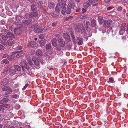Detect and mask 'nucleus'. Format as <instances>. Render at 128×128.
Instances as JSON below:
<instances>
[{"label":"nucleus","mask_w":128,"mask_h":128,"mask_svg":"<svg viewBox=\"0 0 128 128\" xmlns=\"http://www.w3.org/2000/svg\"><path fill=\"white\" fill-rule=\"evenodd\" d=\"M66 5V2L62 3L61 4L57 3L56 8V11L58 12L60 11V9H62L61 12L64 15L66 14V11L65 6Z\"/></svg>","instance_id":"f257e3e1"},{"label":"nucleus","mask_w":128,"mask_h":128,"mask_svg":"<svg viewBox=\"0 0 128 128\" xmlns=\"http://www.w3.org/2000/svg\"><path fill=\"white\" fill-rule=\"evenodd\" d=\"M85 22H83L82 23L79 24H78L77 30L78 32L82 34L86 28L84 27V25L85 24Z\"/></svg>","instance_id":"f03ea898"},{"label":"nucleus","mask_w":128,"mask_h":128,"mask_svg":"<svg viewBox=\"0 0 128 128\" xmlns=\"http://www.w3.org/2000/svg\"><path fill=\"white\" fill-rule=\"evenodd\" d=\"M5 93V94L8 95L10 94L12 92V90L11 88H10V86H4L3 88H2V90L3 91H6Z\"/></svg>","instance_id":"7ed1b4c3"},{"label":"nucleus","mask_w":128,"mask_h":128,"mask_svg":"<svg viewBox=\"0 0 128 128\" xmlns=\"http://www.w3.org/2000/svg\"><path fill=\"white\" fill-rule=\"evenodd\" d=\"M13 57L17 58H19L20 56L23 55L24 54L22 52V51L19 52H13Z\"/></svg>","instance_id":"20e7f679"},{"label":"nucleus","mask_w":128,"mask_h":128,"mask_svg":"<svg viewBox=\"0 0 128 128\" xmlns=\"http://www.w3.org/2000/svg\"><path fill=\"white\" fill-rule=\"evenodd\" d=\"M46 30H43L42 28H41L39 26H37L35 27L34 29V31L36 32H43Z\"/></svg>","instance_id":"39448f33"},{"label":"nucleus","mask_w":128,"mask_h":128,"mask_svg":"<svg viewBox=\"0 0 128 128\" xmlns=\"http://www.w3.org/2000/svg\"><path fill=\"white\" fill-rule=\"evenodd\" d=\"M75 4L74 2L70 0L68 2V4L67 6V7L68 8L70 9H74L75 7Z\"/></svg>","instance_id":"423d86ee"},{"label":"nucleus","mask_w":128,"mask_h":128,"mask_svg":"<svg viewBox=\"0 0 128 128\" xmlns=\"http://www.w3.org/2000/svg\"><path fill=\"white\" fill-rule=\"evenodd\" d=\"M16 19L17 21L20 23H23L24 22L25 19L23 17L17 16L16 17Z\"/></svg>","instance_id":"0eeeda50"},{"label":"nucleus","mask_w":128,"mask_h":128,"mask_svg":"<svg viewBox=\"0 0 128 128\" xmlns=\"http://www.w3.org/2000/svg\"><path fill=\"white\" fill-rule=\"evenodd\" d=\"M112 23V20L110 19L107 20H105L104 21V26L105 27H108Z\"/></svg>","instance_id":"6e6552de"},{"label":"nucleus","mask_w":128,"mask_h":128,"mask_svg":"<svg viewBox=\"0 0 128 128\" xmlns=\"http://www.w3.org/2000/svg\"><path fill=\"white\" fill-rule=\"evenodd\" d=\"M91 4V1L88 0V1L85 2L83 4L84 7L85 8H87L90 6Z\"/></svg>","instance_id":"1a4fd4ad"},{"label":"nucleus","mask_w":128,"mask_h":128,"mask_svg":"<svg viewBox=\"0 0 128 128\" xmlns=\"http://www.w3.org/2000/svg\"><path fill=\"white\" fill-rule=\"evenodd\" d=\"M58 45L62 47H64L65 44V43L63 39L62 38L60 40H58Z\"/></svg>","instance_id":"9d476101"},{"label":"nucleus","mask_w":128,"mask_h":128,"mask_svg":"<svg viewBox=\"0 0 128 128\" xmlns=\"http://www.w3.org/2000/svg\"><path fill=\"white\" fill-rule=\"evenodd\" d=\"M38 58L36 59L35 57H33L32 58V60L34 62L35 65L38 66V68H40V66L39 65V62L38 60Z\"/></svg>","instance_id":"9b49d317"},{"label":"nucleus","mask_w":128,"mask_h":128,"mask_svg":"<svg viewBox=\"0 0 128 128\" xmlns=\"http://www.w3.org/2000/svg\"><path fill=\"white\" fill-rule=\"evenodd\" d=\"M36 44L35 42L32 41L29 42L28 46L31 48H34L36 46Z\"/></svg>","instance_id":"f8f14e48"},{"label":"nucleus","mask_w":128,"mask_h":128,"mask_svg":"<svg viewBox=\"0 0 128 128\" xmlns=\"http://www.w3.org/2000/svg\"><path fill=\"white\" fill-rule=\"evenodd\" d=\"M9 80L5 78L2 80L1 82V84L3 86H5L9 82Z\"/></svg>","instance_id":"ddd939ff"},{"label":"nucleus","mask_w":128,"mask_h":128,"mask_svg":"<svg viewBox=\"0 0 128 128\" xmlns=\"http://www.w3.org/2000/svg\"><path fill=\"white\" fill-rule=\"evenodd\" d=\"M20 64L23 70H24V68H26V67L27 64L24 60H22Z\"/></svg>","instance_id":"4468645a"},{"label":"nucleus","mask_w":128,"mask_h":128,"mask_svg":"<svg viewBox=\"0 0 128 128\" xmlns=\"http://www.w3.org/2000/svg\"><path fill=\"white\" fill-rule=\"evenodd\" d=\"M77 40L78 45H80L82 44L83 43V40L80 37H77Z\"/></svg>","instance_id":"2eb2a0df"},{"label":"nucleus","mask_w":128,"mask_h":128,"mask_svg":"<svg viewBox=\"0 0 128 128\" xmlns=\"http://www.w3.org/2000/svg\"><path fill=\"white\" fill-rule=\"evenodd\" d=\"M30 14L31 16L32 17V19L34 18V17H37L38 15V12H32Z\"/></svg>","instance_id":"dca6fc26"},{"label":"nucleus","mask_w":128,"mask_h":128,"mask_svg":"<svg viewBox=\"0 0 128 128\" xmlns=\"http://www.w3.org/2000/svg\"><path fill=\"white\" fill-rule=\"evenodd\" d=\"M52 46L54 47L56 46L57 44V42L55 38H54L52 40Z\"/></svg>","instance_id":"f3484780"},{"label":"nucleus","mask_w":128,"mask_h":128,"mask_svg":"<svg viewBox=\"0 0 128 128\" xmlns=\"http://www.w3.org/2000/svg\"><path fill=\"white\" fill-rule=\"evenodd\" d=\"M16 73V71L14 69H10L9 70V74L10 75L13 76Z\"/></svg>","instance_id":"a211bd4d"},{"label":"nucleus","mask_w":128,"mask_h":128,"mask_svg":"<svg viewBox=\"0 0 128 128\" xmlns=\"http://www.w3.org/2000/svg\"><path fill=\"white\" fill-rule=\"evenodd\" d=\"M48 5V7L50 9H52L54 6V3L53 2H49Z\"/></svg>","instance_id":"6ab92c4d"},{"label":"nucleus","mask_w":128,"mask_h":128,"mask_svg":"<svg viewBox=\"0 0 128 128\" xmlns=\"http://www.w3.org/2000/svg\"><path fill=\"white\" fill-rule=\"evenodd\" d=\"M36 2H35L34 4L31 6V9L32 11H36Z\"/></svg>","instance_id":"aec40b11"},{"label":"nucleus","mask_w":128,"mask_h":128,"mask_svg":"<svg viewBox=\"0 0 128 128\" xmlns=\"http://www.w3.org/2000/svg\"><path fill=\"white\" fill-rule=\"evenodd\" d=\"M96 24V22L95 20L93 19L91 21V26H95Z\"/></svg>","instance_id":"412c9836"},{"label":"nucleus","mask_w":128,"mask_h":128,"mask_svg":"<svg viewBox=\"0 0 128 128\" xmlns=\"http://www.w3.org/2000/svg\"><path fill=\"white\" fill-rule=\"evenodd\" d=\"M36 55L38 56H41L42 54V52L41 50H38L36 51Z\"/></svg>","instance_id":"4be33fe9"},{"label":"nucleus","mask_w":128,"mask_h":128,"mask_svg":"<svg viewBox=\"0 0 128 128\" xmlns=\"http://www.w3.org/2000/svg\"><path fill=\"white\" fill-rule=\"evenodd\" d=\"M25 17L27 19L29 20H31L32 19V17L31 16L30 14H26L25 15Z\"/></svg>","instance_id":"5701e85b"},{"label":"nucleus","mask_w":128,"mask_h":128,"mask_svg":"<svg viewBox=\"0 0 128 128\" xmlns=\"http://www.w3.org/2000/svg\"><path fill=\"white\" fill-rule=\"evenodd\" d=\"M91 2L93 6H96L98 4V0H94Z\"/></svg>","instance_id":"b1692460"},{"label":"nucleus","mask_w":128,"mask_h":128,"mask_svg":"<svg viewBox=\"0 0 128 128\" xmlns=\"http://www.w3.org/2000/svg\"><path fill=\"white\" fill-rule=\"evenodd\" d=\"M6 34L10 38H14V34L10 32H8Z\"/></svg>","instance_id":"393cba45"},{"label":"nucleus","mask_w":128,"mask_h":128,"mask_svg":"<svg viewBox=\"0 0 128 128\" xmlns=\"http://www.w3.org/2000/svg\"><path fill=\"white\" fill-rule=\"evenodd\" d=\"M14 67L15 69L18 71H20L21 70V68L18 65H15Z\"/></svg>","instance_id":"a878e982"},{"label":"nucleus","mask_w":128,"mask_h":128,"mask_svg":"<svg viewBox=\"0 0 128 128\" xmlns=\"http://www.w3.org/2000/svg\"><path fill=\"white\" fill-rule=\"evenodd\" d=\"M63 36L64 38L66 40V39H68L70 38V37L68 34L66 33H63Z\"/></svg>","instance_id":"bb28decb"},{"label":"nucleus","mask_w":128,"mask_h":128,"mask_svg":"<svg viewBox=\"0 0 128 128\" xmlns=\"http://www.w3.org/2000/svg\"><path fill=\"white\" fill-rule=\"evenodd\" d=\"M24 22L23 23L24 24H29L31 23V22L30 20H25Z\"/></svg>","instance_id":"cd10ccee"},{"label":"nucleus","mask_w":128,"mask_h":128,"mask_svg":"<svg viewBox=\"0 0 128 128\" xmlns=\"http://www.w3.org/2000/svg\"><path fill=\"white\" fill-rule=\"evenodd\" d=\"M14 40L13 39H10L8 42V44L10 46L13 43Z\"/></svg>","instance_id":"c85d7f7f"},{"label":"nucleus","mask_w":128,"mask_h":128,"mask_svg":"<svg viewBox=\"0 0 128 128\" xmlns=\"http://www.w3.org/2000/svg\"><path fill=\"white\" fill-rule=\"evenodd\" d=\"M126 29V24H122L121 25L120 29L124 31Z\"/></svg>","instance_id":"c756f323"},{"label":"nucleus","mask_w":128,"mask_h":128,"mask_svg":"<svg viewBox=\"0 0 128 128\" xmlns=\"http://www.w3.org/2000/svg\"><path fill=\"white\" fill-rule=\"evenodd\" d=\"M1 63L2 64L5 63L6 64H8L9 63L8 61L6 59H4L2 60L1 62Z\"/></svg>","instance_id":"7c9ffc66"},{"label":"nucleus","mask_w":128,"mask_h":128,"mask_svg":"<svg viewBox=\"0 0 128 128\" xmlns=\"http://www.w3.org/2000/svg\"><path fill=\"white\" fill-rule=\"evenodd\" d=\"M2 38L4 40H6L8 38V36L6 35H4L2 36Z\"/></svg>","instance_id":"2f4dec72"},{"label":"nucleus","mask_w":128,"mask_h":128,"mask_svg":"<svg viewBox=\"0 0 128 128\" xmlns=\"http://www.w3.org/2000/svg\"><path fill=\"white\" fill-rule=\"evenodd\" d=\"M51 46L50 43L46 44V49H49L51 48Z\"/></svg>","instance_id":"473e14b6"},{"label":"nucleus","mask_w":128,"mask_h":128,"mask_svg":"<svg viewBox=\"0 0 128 128\" xmlns=\"http://www.w3.org/2000/svg\"><path fill=\"white\" fill-rule=\"evenodd\" d=\"M85 22V24L84 25V27L85 26V27L84 28H86V29L88 27L89 24V22H86L85 21H84L83 22Z\"/></svg>","instance_id":"72a5a7b5"},{"label":"nucleus","mask_w":128,"mask_h":128,"mask_svg":"<svg viewBox=\"0 0 128 128\" xmlns=\"http://www.w3.org/2000/svg\"><path fill=\"white\" fill-rule=\"evenodd\" d=\"M11 97L12 98H19V96L17 94H15L13 95H12L11 96Z\"/></svg>","instance_id":"f704fd0d"},{"label":"nucleus","mask_w":128,"mask_h":128,"mask_svg":"<svg viewBox=\"0 0 128 128\" xmlns=\"http://www.w3.org/2000/svg\"><path fill=\"white\" fill-rule=\"evenodd\" d=\"M103 18L101 17H100L98 18V21L100 23V24H102V22Z\"/></svg>","instance_id":"c9c22d12"},{"label":"nucleus","mask_w":128,"mask_h":128,"mask_svg":"<svg viewBox=\"0 0 128 128\" xmlns=\"http://www.w3.org/2000/svg\"><path fill=\"white\" fill-rule=\"evenodd\" d=\"M55 36L56 37L58 38H57V39L58 40L60 39H62V37L60 36V35L58 34H55Z\"/></svg>","instance_id":"e433bc0d"},{"label":"nucleus","mask_w":128,"mask_h":128,"mask_svg":"<svg viewBox=\"0 0 128 128\" xmlns=\"http://www.w3.org/2000/svg\"><path fill=\"white\" fill-rule=\"evenodd\" d=\"M124 32V31L120 29L119 32V34L120 35L123 34Z\"/></svg>","instance_id":"4c0bfd02"},{"label":"nucleus","mask_w":128,"mask_h":128,"mask_svg":"<svg viewBox=\"0 0 128 128\" xmlns=\"http://www.w3.org/2000/svg\"><path fill=\"white\" fill-rule=\"evenodd\" d=\"M46 42V41L44 40H41L40 42V43L42 45H43Z\"/></svg>","instance_id":"58836bf2"},{"label":"nucleus","mask_w":128,"mask_h":128,"mask_svg":"<svg viewBox=\"0 0 128 128\" xmlns=\"http://www.w3.org/2000/svg\"><path fill=\"white\" fill-rule=\"evenodd\" d=\"M71 9L70 8H68L66 12V13L67 14H70L71 11Z\"/></svg>","instance_id":"ea45409f"},{"label":"nucleus","mask_w":128,"mask_h":128,"mask_svg":"<svg viewBox=\"0 0 128 128\" xmlns=\"http://www.w3.org/2000/svg\"><path fill=\"white\" fill-rule=\"evenodd\" d=\"M109 80L110 82L111 83H113V82L114 81V79L112 78H109Z\"/></svg>","instance_id":"a19ab883"},{"label":"nucleus","mask_w":128,"mask_h":128,"mask_svg":"<svg viewBox=\"0 0 128 128\" xmlns=\"http://www.w3.org/2000/svg\"><path fill=\"white\" fill-rule=\"evenodd\" d=\"M4 47L1 44H0V50H2L4 49Z\"/></svg>","instance_id":"79ce46f5"},{"label":"nucleus","mask_w":128,"mask_h":128,"mask_svg":"<svg viewBox=\"0 0 128 128\" xmlns=\"http://www.w3.org/2000/svg\"><path fill=\"white\" fill-rule=\"evenodd\" d=\"M29 85V84H27L23 88H22V90H24L27 88V87H28Z\"/></svg>","instance_id":"37998d69"},{"label":"nucleus","mask_w":128,"mask_h":128,"mask_svg":"<svg viewBox=\"0 0 128 128\" xmlns=\"http://www.w3.org/2000/svg\"><path fill=\"white\" fill-rule=\"evenodd\" d=\"M6 13L9 16H11L12 14V13L10 12L7 11L6 12Z\"/></svg>","instance_id":"c03bdc74"},{"label":"nucleus","mask_w":128,"mask_h":128,"mask_svg":"<svg viewBox=\"0 0 128 128\" xmlns=\"http://www.w3.org/2000/svg\"><path fill=\"white\" fill-rule=\"evenodd\" d=\"M2 106H3V108H4V109H3L5 110V109H4V107L7 108L8 106H9V105L8 104H4V105H2Z\"/></svg>","instance_id":"a18cd8bd"},{"label":"nucleus","mask_w":128,"mask_h":128,"mask_svg":"<svg viewBox=\"0 0 128 128\" xmlns=\"http://www.w3.org/2000/svg\"><path fill=\"white\" fill-rule=\"evenodd\" d=\"M39 38L40 39H42L44 38V35L43 34H40L38 36Z\"/></svg>","instance_id":"49530a36"},{"label":"nucleus","mask_w":128,"mask_h":128,"mask_svg":"<svg viewBox=\"0 0 128 128\" xmlns=\"http://www.w3.org/2000/svg\"><path fill=\"white\" fill-rule=\"evenodd\" d=\"M59 2H62L63 1L64 2H65L67 0H57Z\"/></svg>","instance_id":"de8ad7c7"},{"label":"nucleus","mask_w":128,"mask_h":128,"mask_svg":"<svg viewBox=\"0 0 128 128\" xmlns=\"http://www.w3.org/2000/svg\"><path fill=\"white\" fill-rule=\"evenodd\" d=\"M3 100H4V101L5 103L8 102V101L9 99L8 98H6L4 99H3Z\"/></svg>","instance_id":"09e8293b"},{"label":"nucleus","mask_w":128,"mask_h":128,"mask_svg":"<svg viewBox=\"0 0 128 128\" xmlns=\"http://www.w3.org/2000/svg\"><path fill=\"white\" fill-rule=\"evenodd\" d=\"M10 68L9 67H7L5 68L4 70V72H6Z\"/></svg>","instance_id":"8fccbe9b"},{"label":"nucleus","mask_w":128,"mask_h":128,"mask_svg":"<svg viewBox=\"0 0 128 128\" xmlns=\"http://www.w3.org/2000/svg\"><path fill=\"white\" fill-rule=\"evenodd\" d=\"M120 1L123 3H126L127 2V1L126 0H120Z\"/></svg>","instance_id":"3c124183"},{"label":"nucleus","mask_w":128,"mask_h":128,"mask_svg":"<svg viewBox=\"0 0 128 128\" xmlns=\"http://www.w3.org/2000/svg\"><path fill=\"white\" fill-rule=\"evenodd\" d=\"M12 56H8L7 58L8 60H11L12 58Z\"/></svg>","instance_id":"603ef678"},{"label":"nucleus","mask_w":128,"mask_h":128,"mask_svg":"<svg viewBox=\"0 0 128 128\" xmlns=\"http://www.w3.org/2000/svg\"><path fill=\"white\" fill-rule=\"evenodd\" d=\"M113 8L112 7H110L108 8H107V10H110L112 9Z\"/></svg>","instance_id":"864d4df0"},{"label":"nucleus","mask_w":128,"mask_h":128,"mask_svg":"<svg viewBox=\"0 0 128 128\" xmlns=\"http://www.w3.org/2000/svg\"><path fill=\"white\" fill-rule=\"evenodd\" d=\"M117 10L118 11H120L122 10V8L121 6H119L118 7Z\"/></svg>","instance_id":"5fc2aeb1"},{"label":"nucleus","mask_w":128,"mask_h":128,"mask_svg":"<svg viewBox=\"0 0 128 128\" xmlns=\"http://www.w3.org/2000/svg\"><path fill=\"white\" fill-rule=\"evenodd\" d=\"M81 10L80 8H78L76 10V12H80Z\"/></svg>","instance_id":"6e6d98bb"},{"label":"nucleus","mask_w":128,"mask_h":128,"mask_svg":"<svg viewBox=\"0 0 128 128\" xmlns=\"http://www.w3.org/2000/svg\"><path fill=\"white\" fill-rule=\"evenodd\" d=\"M4 100H1L0 101V104H4Z\"/></svg>","instance_id":"4d7b16f0"},{"label":"nucleus","mask_w":128,"mask_h":128,"mask_svg":"<svg viewBox=\"0 0 128 128\" xmlns=\"http://www.w3.org/2000/svg\"><path fill=\"white\" fill-rule=\"evenodd\" d=\"M28 64L30 65H32V61L31 60H29L28 61Z\"/></svg>","instance_id":"13d9d810"},{"label":"nucleus","mask_w":128,"mask_h":128,"mask_svg":"<svg viewBox=\"0 0 128 128\" xmlns=\"http://www.w3.org/2000/svg\"><path fill=\"white\" fill-rule=\"evenodd\" d=\"M8 56V54H5L3 55L2 56V58H5L6 57Z\"/></svg>","instance_id":"bf43d9fd"},{"label":"nucleus","mask_w":128,"mask_h":128,"mask_svg":"<svg viewBox=\"0 0 128 128\" xmlns=\"http://www.w3.org/2000/svg\"><path fill=\"white\" fill-rule=\"evenodd\" d=\"M56 22H54L52 24V26L53 27H55L56 26Z\"/></svg>","instance_id":"052dcab7"},{"label":"nucleus","mask_w":128,"mask_h":128,"mask_svg":"<svg viewBox=\"0 0 128 128\" xmlns=\"http://www.w3.org/2000/svg\"><path fill=\"white\" fill-rule=\"evenodd\" d=\"M40 62L42 65H43L44 64H45V61L44 60H41Z\"/></svg>","instance_id":"680f3d73"},{"label":"nucleus","mask_w":128,"mask_h":128,"mask_svg":"<svg viewBox=\"0 0 128 128\" xmlns=\"http://www.w3.org/2000/svg\"><path fill=\"white\" fill-rule=\"evenodd\" d=\"M4 109V108H3V106H2V105H0V111L1 110H2Z\"/></svg>","instance_id":"e2e57ef3"},{"label":"nucleus","mask_w":128,"mask_h":128,"mask_svg":"<svg viewBox=\"0 0 128 128\" xmlns=\"http://www.w3.org/2000/svg\"><path fill=\"white\" fill-rule=\"evenodd\" d=\"M22 47L21 46H20L19 47H17L16 48V49L18 50H20L22 49Z\"/></svg>","instance_id":"0e129e2a"},{"label":"nucleus","mask_w":128,"mask_h":128,"mask_svg":"<svg viewBox=\"0 0 128 128\" xmlns=\"http://www.w3.org/2000/svg\"><path fill=\"white\" fill-rule=\"evenodd\" d=\"M82 12L83 13L85 12L86 11V10L85 9H84V8L82 9Z\"/></svg>","instance_id":"69168bd1"},{"label":"nucleus","mask_w":128,"mask_h":128,"mask_svg":"<svg viewBox=\"0 0 128 128\" xmlns=\"http://www.w3.org/2000/svg\"><path fill=\"white\" fill-rule=\"evenodd\" d=\"M104 1L108 3L109 2L110 0H104Z\"/></svg>","instance_id":"338daca9"},{"label":"nucleus","mask_w":128,"mask_h":128,"mask_svg":"<svg viewBox=\"0 0 128 128\" xmlns=\"http://www.w3.org/2000/svg\"><path fill=\"white\" fill-rule=\"evenodd\" d=\"M127 34H128V23L127 24Z\"/></svg>","instance_id":"774afa93"}]
</instances>
